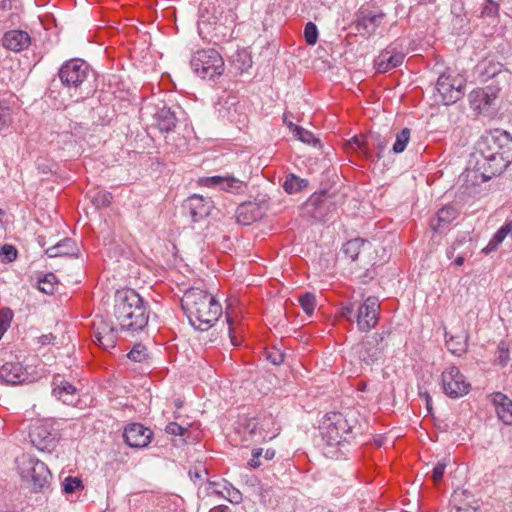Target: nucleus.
Masks as SVG:
<instances>
[{
	"label": "nucleus",
	"mask_w": 512,
	"mask_h": 512,
	"mask_svg": "<svg viewBox=\"0 0 512 512\" xmlns=\"http://www.w3.org/2000/svg\"><path fill=\"white\" fill-rule=\"evenodd\" d=\"M512 162V136L500 129L486 132L471 154L468 169L482 182L501 174Z\"/></svg>",
	"instance_id": "nucleus-1"
},
{
	"label": "nucleus",
	"mask_w": 512,
	"mask_h": 512,
	"mask_svg": "<svg viewBox=\"0 0 512 512\" xmlns=\"http://www.w3.org/2000/svg\"><path fill=\"white\" fill-rule=\"evenodd\" d=\"M181 305L190 324L200 331L210 329L222 314V306L216 298L199 288L188 289Z\"/></svg>",
	"instance_id": "nucleus-2"
},
{
	"label": "nucleus",
	"mask_w": 512,
	"mask_h": 512,
	"mask_svg": "<svg viewBox=\"0 0 512 512\" xmlns=\"http://www.w3.org/2000/svg\"><path fill=\"white\" fill-rule=\"evenodd\" d=\"M114 317L120 329L131 334L143 330L149 319L143 299L133 289H122L115 293Z\"/></svg>",
	"instance_id": "nucleus-3"
},
{
	"label": "nucleus",
	"mask_w": 512,
	"mask_h": 512,
	"mask_svg": "<svg viewBox=\"0 0 512 512\" xmlns=\"http://www.w3.org/2000/svg\"><path fill=\"white\" fill-rule=\"evenodd\" d=\"M322 430L323 454L331 459H339L344 455L342 448L354 438L352 425L342 413L331 412L326 415Z\"/></svg>",
	"instance_id": "nucleus-4"
},
{
	"label": "nucleus",
	"mask_w": 512,
	"mask_h": 512,
	"mask_svg": "<svg viewBox=\"0 0 512 512\" xmlns=\"http://www.w3.org/2000/svg\"><path fill=\"white\" fill-rule=\"evenodd\" d=\"M16 466L22 481L32 491L40 492L49 486L52 474L43 461L32 455L22 454L16 458Z\"/></svg>",
	"instance_id": "nucleus-5"
},
{
	"label": "nucleus",
	"mask_w": 512,
	"mask_h": 512,
	"mask_svg": "<svg viewBox=\"0 0 512 512\" xmlns=\"http://www.w3.org/2000/svg\"><path fill=\"white\" fill-rule=\"evenodd\" d=\"M193 71L203 79H213L224 71V61L215 49L196 51L190 61Z\"/></svg>",
	"instance_id": "nucleus-6"
},
{
	"label": "nucleus",
	"mask_w": 512,
	"mask_h": 512,
	"mask_svg": "<svg viewBox=\"0 0 512 512\" xmlns=\"http://www.w3.org/2000/svg\"><path fill=\"white\" fill-rule=\"evenodd\" d=\"M32 445L42 452H51L58 442V433L50 420H37L30 428Z\"/></svg>",
	"instance_id": "nucleus-7"
},
{
	"label": "nucleus",
	"mask_w": 512,
	"mask_h": 512,
	"mask_svg": "<svg viewBox=\"0 0 512 512\" xmlns=\"http://www.w3.org/2000/svg\"><path fill=\"white\" fill-rule=\"evenodd\" d=\"M388 332H375L368 336L358 350L359 359L366 365H372L384 357V351L388 346Z\"/></svg>",
	"instance_id": "nucleus-8"
},
{
	"label": "nucleus",
	"mask_w": 512,
	"mask_h": 512,
	"mask_svg": "<svg viewBox=\"0 0 512 512\" xmlns=\"http://www.w3.org/2000/svg\"><path fill=\"white\" fill-rule=\"evenodd\" d=\"M443 392L450 398L456 399L469 393L471 385L460 369L455 365H449L441 374Z\"/></svg>",
	"instance_id": "nucleus-9"
},
{
	"label": "nucleus",
	"mask_w": 512,
	"mask_h": 512,
	"mask_svg": "<svg viewBox=\"0 0 512 512\" xmlns=\"http://www.w3.org/2000/svg\"><path fill=\"white\" fill-rule=\"evenodd\" d=\"M89 74V65L79 58L66 61L62 64L58 72L61 83L69 88L79 87L87 80Z\"/></svg>",
	"instance_id": "nucleus-10"
},
{
	"label": "nucleus",
	"mask_w": 512,
	"mask_h": 512,
	"mask_svg": "<svg viewBox=\"0 0 512 512\" xmlns=\"http://www.w3.org/2000/svg\"><path fill=\"white\" fill-rule=\"evenodd\" d=\"M246 430L254 442H264L275 438L280 430L272 415L249 420Z\"/></svg>",
	"instance_id": "nucleus-11"
},
{
	"label": "nucleus",
	"mask_w": 512,
	"mask_h": 512,
	"mask_svg": "<svg viewBox=\"0 0 512 512\" xmlns=\"http://www.w3.org/2000/svg\"><path fill=\"white\" fill-rule=\"evenodd\" d=\"M198 184L202 187L218 189L233 194L244 193L247 188L245 182L231 175L201 177L198 179Z\"/></svg>",
	"instance_id": "nucleus-12"
},
{
	"label": "nucleus",
	"mask_w": 512,
	"mask_h": 512,
	"mask_svg": "<svg viewBox=\"0 0 512 512\" xmlns=\"http://www.w3.org/2000/svg\"><path fill=\"white\" fill-rule=\"evenodd\" d=\"M380 303L376 297H368L358 308L355 315L360 331L368 332L376 326L379 319Z\"/></svg>",
	"instance_id": "nucleus-13"
},
{
	"label": "nucleus",
	"mask_w": 512,
	"mask_h": 512,
	"mask_svg": "<svg viewBox=\"0 0 512 512\" xmlns=\"http://www.w3.org/2000/svg\"><path fill=\"white\" fill-rule=\"evenodd\" d=\"M93 342L104 350L112 349L117 343V331L103 318H96L92 324Z\"/></svg>",
	"instance_id": "nucleus-14"
},
{
	"label": "nucleus",
	"mask_w": 512,
	"mask_h": 512,
	"mask_svg": "<svg viewBox=\"0 0 512 512\" xmlns=\"http://www.w3.org/2000/svg\"><path fill=\"white\" fill-rule=\"evenodd\" d=\"M436 89L445 105L456 102L463 95L462 80H457L446 73L439 76Z\"/></svg>",
	"instance_id": "nucleus-15"
},
{
	"label": "nucleus",
	"mask_w": 512,
	"mask_h": 512,
	"mask_svg": "<svg viewBox=\"0 0 512 512\" xmlns=\"http://www.w3.org/2000/svg\"><path fill=\"white\" fill-rule=\"evenodd\" d=\"M123 437L128 446L144 448L151 441L152 431L140 423H132L125 428Z\"/></svg>",
	"instance_id": "nucleus-16"
},
{
	"label": "nucleus",
	"mask_w": 512,
	"mask_h": 512,
	"mask_svg": "<svg viewBox=\"0 0 512 512\" xmlns=\"http://www.w3.org/2000/svg\"><path fill=\"white\" fill-rule=\"evenodd\" d=\"M153 120L155 127L161 133H169L174 131L178 122L176 112L165 103L157 104L155 106Z\"/></svg>",
	"instance_id": "nucleus-17"
},
{
	"label": "nucleus",
	"mask_w": 512,
	"mask_h": 512,
	"mask_svg": "<svg viewBox=\"0 0 512 512\" xmlns=\"http://www.w3.org/2000/svg\"><path fill=\"white\" fill-rule=\"evenodd\" d=\"M52 387V394L64 404L74 405L77 403L79 398L77 388L61 375L58 374L53 377Z\"/></svg>",
	"instance_id": "nucleus-18"
},
{
	"label": "nucleus",
	"mask_w": 512,
	"mask_h": 512,
	"mask_svg": "<svg viewBox=\"0 0 512 512\" xmlns=\"http://www.w3.org/2000/svg\"><path fill=\"white\" fill-rule=\"evenodd\" d=\"M185 208L189 210L192 220L198 222L210 214L213 202L208 197L194 194L186 200Z\"/></svg>",
	"instance_id": "nucleus-19"
},
{
	"label": "nucleus",
	"mask_w": 512,
	"mask_h": 512,
	"mask_svg": "<svg viewBox=\"0 0 512 512\" xmlns=\"http://www.w3.org/2000/svg\"><path fill=\"white\" fill-rule=\"evenodd\" d=\"M2 44L5 48L11 51L20 52L30 46L31 38L26 31L10 30L4 34Z\"/></svg>",
	"instance_id": "nucleus-20"
},
{
	"label": "nucleus",
	"mask_w": 512,
	"mask_h": 512,
	"mask_svg": "<svg viewBox=\"0 0 512 512\" xmlns=\"http://www.w3.org/2000/svg\"><path fill=\"white\" fill-rule=\"evenodd\" d=\"M404 54L397 51L395 47H388L378 56L376 60L377 70L381 73L387 72L402 64Z\"/></svg>",
	"instance_id": "nucleus-21"
},
{
	"label": "nucleus",
	"mask_w": 512,
	"mask_h": 512,
	"mask_svg": "<svg viewBox=\"0 0 512 512\" xmlns=\"http://www.w3.org/2000/svg\"><path fill=\"white\" fill-rule=\"evenodd\" d=\"M498 418L506 425H512V400L505 394L496 392L491 395Z\"/></svg>",
	"instance_id": "nucleus-22"
},
{
	"label": "nucleus",
	"mask_w": 512,
	"mask_h": 512,
	"mask_svg": "<svg viewBox=\"0 0 512 512\" xmlns=\"http://www.w3.org/2000/svg\"><path fill=\"white\" fill-rule=\"evenodd\" d=\"M0 379L6 384H18L26 379V369L17 362H7L0 368Z\"/></svg>",
	"instance_id": "nucleus-23"
},
{
	"label": "nucleus",
	"mask_w": 512,
	"mask_h": 512,
	"mask_svg": "<svg viewBox=\"0 0 512 512\" xmlns=\"http://www.w3.org/2000/svg\"><path fill=\"white\" fill-rule=\"evenodd\" d=\"M384 16L385 15L382 12H375L371 10L361 11L357 20L358 30L362 29L369 35L375 33L376 29L382 23Z\"/></svg>",
	"instance_id": "nucleus-24"
},
{
	"label": "nucleus",
	"mask_w": 512,
	"mask_h": 512,
	"mask_svg": "<svg viewBox=\"0 0 512 512\" xmlns=\"http://www.w3.org/2000/svg\"><path fill=\"white\" fill-rule=\"evenodd\" d=\"M458 210L452 206L447 205L438 210L436 216L431 219L430 226L435 232H442L452 221L458 217Z\"/></svg>",
	"instance_id": "nucleus-25"
},
{
	"label": "nucleus",
	"mask_w": 512,
	"mask_h": 512,
	"mask_svg": "<svg viewBox=\"0 0 512 512\" xmlns=\"http://www.w3.org/2000/svg\"><path fill=\"white\" fill-rule=\"evenodd\" d=\"M78 247L75 241L71 238H65L57 244L46 249L45 253L50 258L62 257V256H78Z\"/></svg>",
	"instance_id": "nucleus-26"
},
{
	"label": "nucleus",
	"mask_w": 512,
	"mask_h": 512,
	"mask_svg": "<svg viewBox=\"0 0 512 512\" xmlns=\"http://www.w3.org/2000/svg\"><path fill=\"white\" fill-rule=\"evenodd\" d=\"M387 140L378 133H370L367 135L366 151L367 157H371L376 152L377 159L382 157L383 152L387 148Z\"/></svg>",
	"instance_id": "nucleus-27"
},
{
	"label": "nucleus",
	"mask_w": 512,
	"mask_h": 512,
	"mask_svg": "<svg viewBox=\"0 0 512 512\" xmlns=\"http://www.w3.org/2000/svg\"><path fill=\"white\" fill-rule=\"evenodd\" d=\"M260 217L258 207L253 203L241 204L236 211V218L238 223L242 225H249L257 218Z\"/></svg>",
	"instance_id": "nucleus-28"
},
{
	"label": "nucleus",
	"mask_w": 512,
	"mask_h": 512,
	"mask_svg": "<svg viewBox=\"0 0 512 512\" xmlns=\"http://www.w3.org/2000/svg\"><path fill=\"white\" fill-rule=\"evenodd\" d=\"M445 337L448 351L457 356H461L466 353L468 347V336L466 334L448 336L446 333Z\"/></svg>",
	"instance_id": "nucleus-29"
},
{
	"label": "nucleus",
	"mask_w": 512,
	"mask_h": 512,
	"mask_svg": "<svg viewBox=\"0 0 512 512\" xmlns=\"http://www.w3.org/2000/svg\"><path fill=\"white\" fill-rule=\"evenodd\" d=\"M308 186V180L302 179L295 174H289L283 184L284 190L289 193H297Z\"/></svg>",
	"instance_id": "nucleus-30"
},
{
	"label": "nucleus",
	"mask_w": 512,
	"mask_h": 512,
	"mask_svg": "<svg viewBox=\"0 0 512 512\" xmlns=\"http://www.w3.org/2000/svg\"><path fill=\"white\" fill-rule=\"evenodd\" d=\"M470 102L475 110H482L491 105L489 95L482 89L475 90L470 94Z\"/></svg>",
	"instance_id": "nucleus-31"
},
{
	"label": "nucleus",
	"mask_w": 512,
	"mask_h": 512,
	"mask_svg": "<svg viewBox=\"0 0 512 512\" xmlns=\"http://www.w3.org/2000/svg\"><path fill=\"white\" fill-rule=\"evenodd\" d=\"M290 128L294 127V135L303 143L317 146L319 144V139H317L314 134L300 126H294L292 123L289 124Z\"/></svg>",
	"instance_id": "nucleus-32"
},
{
	"label": "nucleus",
	"mask_w": 512,
	"mask_h": 512,
	"mask_svg": "<svg viewBox=\"0 0 512 512\" xmlns=\"http://www.w3.org/2000/svg\"><path fill=\"white\" fill-rule=\"evenodd\" d=\"M409 141H410V129L403 128L396 135V140L392 147L393 152L396 154L402 153L406 149Z\"/></svg>",
	"instance_id": "nucleus-33"
},
{
	"label": "nucleus",
	"mask_w": 512,
	"mask_h": 512,
	"mask_svg": "<svg viewBox=\"0 0 512 512\" xmlns=\"http://www.w3.org/2000/svg\"><path fill=\"white\" fill-rule=\"evenodd\" d=\"M364 241L359 238L351 239L343 245V252L351 259L355 260L359 253Z\"/></svg>",
	"instance_id": "nucleus-34"
},
{
	"label": "nucleus",
	"mask_w": 512,
	"mask_h": 512,
	"mask_svg": "<svg viewBox=\"0 0 512 512\" xmlns=\"http://www.w3.org/2000/svg\"><path fill=\"white\" fill-rule=\"evenodd\" d=\"M57 285V278L53 273H49L43 276L38 281V288L40 291L46 294H53Z\"/></svg>",
	"instance_id": "nucleus-35"
},
{
	"label": "nucleus",
	"mask_w": 512,
	"mask_h": 512,
	"mask_svg": "<svg viewBox=\"0 0 512 512\" xmlns=\"http://www.w3.org/2000/svg\"><path fill=\"white\" fill-rule=\"evenodd\" d=\"M223 498L227 499L232 504H239L242 502L241 492L235 488L231 483L225 482L223 485Z\"/></svg>",
	"instance_id": "nucleus-36"
},
{
	"label": "nucleus",
	"mask_w": 512,
	"mask_h": 512,
	"mask_svg": "<svg viewBox=\"0 0 512 512\" xmlns=\"http://www.w3.org/2000/svg\"><path fill=\"white\" fill-rule=\"evenodd\" d=\"M299 303L304 310V312L311 316L314 312L316 306V298L315 295L309 292L301 294L299 296Z\"/></svg>",
	"instance_id": "nucleus-37"
},
{
	"label": "nucleus",
	"mask_w": 512,
	"mask_h": 512,
	"mask_svg": "<svg viewBox=\"0 0 512 512\" xmlns=\"http://www.w3.org/2000/svg\"><path fill=\"white\" fill-rule=\"evenodd\" d=\"M327 202H328L327 192L321 191L319 193L312 194L309 197L306 205H307V207H311L316 210L318 208H322V207L326 206Z\"/></svg>",
	"instance_id": "nucleus-38"
},
{
	"label": "nucleus",
	"mask_w": 512,
	"mask_h": 512,
	"mask_svg": "<svg viewBox=\"0 0 512 512\" xmlns=\"http://www.w3.org/2000/svg\"><path fill=\"white\" fill-rule=\"evenodd\" d=\"M304 38L308 45H315L318 40V29L313 22H308L304 28Z\"/></svg>",
	"instance_id": "nucleus-39"
},
{
	"label": "nucleus",
	"mask_w": 512,
	"mask_h": 512,
	"mask_svg": "<svg viewBox=\"0 0 512 512\" xmlns=\"http://www.w3.org/2000/svg\"><path fill=\"white\" fill-rule=\"evenodd\" d=\"M128 358L134 362H142L147 357V349L142 344H136L128 353Z\"/></svg>",
	"instance_id": "nucleus-40"
},
{
	"label": "nucleus",
	"mask_w": 512,
	"mask_h": 512,
	"mask_svg": "<svg viewBox=\"0 0 512 512\" xmlns=\"http://www.w3.org/2000/svg\"><path fill=\"white\" fill-rule=\"evenodd\" d=\"M63 491L65 493H73L82 488V481L77 477L68 476L62 482Z\"/></svg>",
	"instance_id": "nucleus-41"
},
{
	"label": "nucleus",
	"mask_w": 512,
	"mask_h": 512,
	"mask_svg": "<svg viewBox=\"0 0 512 512\" xmlns=\"http://www.w3.org/2000/svg\"><path fill=\"white\" fill-rule=\"evenodd\" d=\"M112 196L105 191H99L92 197V203L97 207H106L111 203Z\"/></svg>",
	"instance_id": "nucleus-42"
},
{
	"label": "nucleus",
	"mask_w": 512,
	"mask_h": 512,
	"mask_svg": "<svg viewBox=\"0 0 512 512\" xmlns=\"http://www.w3.org/2000/svg\"><path fill=\"white\" fill-rule=\"evenodd\" d=\"M499 6L496 2L488 0L481 10V17L483 18H496Z\"/></svg>",
	"instance_id": "nucleus-43"
},
{
	"label": "nucleus",
	"mask_w": 512,
	"mask_h": 512,
	"mask_svg": "<svg viewBox=\"0 0 512 512\" xmlns=\"http://www.w3.org/2000/svg\"><path fill=\"white\" fill-rule=\"evenodd\" d=\"M218 486H219V483L217 481L207 480L205 482L203 493L206 496H209L211 494H214L218 497L224 496L223 489L219 490ZM201 492H202V490H201V488H199V493H201Z\"/></svg>",
	"instance_id": "nucleus-44"
},
{
	"label": "nucleus",
	"mask_w": 512,
	"mask_h": 512,
	"mask_svg": "<svg viewBox=\"0 0 512 512\" xmlns=\"http://www.w3.org/2000/svg\"><path fill=\"white\" fill-rule=\"evenodd\" d=\"M509 359H510L509 349H508L506 343L502 341L499 343L498 348H497L496 360L500 365L505 366L508 363Z\"/></svg>",
	"instance_id": "nucleus-45"
},
{
	"label": "nucleus",
	"mask_w": 512,
	"mask_h": 512,
	"mask_svg": "<svg viewBox=\"0 0 512 512\" xmlns=\"http://www.w3.org/2000/svg\"><path fill=\"white\" fill-rule=\"evenodd\" d=\"M0 256L6 262H12L17 258V250L14 246L5 244L0 249Z\"/></svg>",
	"instance_id": "nucleus-46"
},
{
	"label": "nucleus",
	"mask_w": 512,
	"mask_h": 512,
	"mask_svg": "<svg viewBox=\"0 0 512 512\" xmlns=\"http://www.w3.org/2000/svg\"><path fill=\"white\" fill-rule=\"evenodd\" d=\"M366 141H367V135H359L354 136L352 140L350 141V145L353 149H358L362 151L365 156L367 157V151H366Z\"/></svg>",
	"instance_id": "nucleus-47"
},
{
	"label": "nucleus",
	"mask_w": 512,
	"mask_h": 512,
	"mask_svg": "<svg viewBox=\"0 0 512 512\" xmlns=\"http://www.w3.org/2000/svg\"><path fill=\"white\" fill-rule=\"evenodd\" d=\"M11 122L10 108L0 105V130L7 127Z\"/></svg>",
	"instance_id": "nucleus-48"
},
{
	"label": "nucleus",
	"mask_w": 512,
	"mask_h": 512,
	"mask_svg": "<svg viewBox=\"0 0 512 512\" xmlns=\"http://www.w3.org/2000/svg\"><path fill=\"white\" fill-rule=\"evenodd\" d=\"M446 466H447V464L444 461L438 462L435 465V467L432 470V480L434 482H439L442 480L444 473H445Z\"/></svg>",
	"instance_id": "nucleus-49"
},
{
	"label": "nucleus",
	"mask_w": 512,
	"mask_h": 512,
	"mask_svg": "<svg viewBox=\"0 0 512 512\" xmlns=\"http://www.w3.org/2000/svg\"><path fill=\"white\" fill-rule=\"evenodd\" d=\"M263 454L262 448H256L252 450V458L248 462L251 468H258L262 465L261 457Z\"/></svg>",
	"instance_id": "nucleus-50"
},
{
	"label": "nucleus",
	"mask_w": 512,
	"mask_h": 512,
	"mask_svg": "<svg viewBox=\"0 0 512 512\" xmlns=\"http://www.w3.org/2000/svg\"><path fill=\"white\" fill-rule=\"evenodd\" d=\"M239 106L235 105V103L231 102L229 106L226 109V114L223 115V117H227V119L230 122H237L239 119L237 118V115L239 114Z\"/></svg>",
	"instance_id": "nucleus-51"
},
{
	"label": "nucleus",
	"mask_w": 512,
	"mask_h": 512,
	"mask_svg": "<svg viewBox=\"0 0 512 512\" xmlns=\"http://www.w3.org/2000/svg\"><path fill=\"white\" fill-rule=\"evenodd\" d=\"M165 431L171 435L183 436L187 429L175 422H171L166 426Z\"/></svg>",
	"instance_id": "nucleus-52"
},
{
	"label": "nucleus",
	"mask_w": 512,
	"mask_h": 512,
	"mask_svg": "<svg viewBox=\"0 0 512 512\" xmlns=\"http://www.w3.org/2000/svg\"><path fill=\"white\" fill-rule=\"evenodd\" d=\"M207 474V469L200 465V466H196L194 467L193 469H190L189 470V476L192 480H197V479H203L204 475Z\"/></svg>",
	"instance_id": "nucleus-53"
},
{
	"label": "nucleus",
	"mask_w": 512,
	"mask_h": 512,
	"mask_svg": "<svg viewBox=\"0 0 512 512\" xmlns=\"http://www.w3.org/2000/svg\"><path fill=\"white\" fill-rule=\"evenodd\" d=\"M267 359L274 365H280L284 360V354L280 351H271L268 353Z\"/></svg>",
	"instance_id": "nucleus-54"
},
{
	"label": "nucleus",
	"mask_w": 512,
	"mask_h": 512,
	"mask_svg": "<svg viewBox=\"0 0 512 512\" xmlns=\"http://www.w3.org/2000/svg\"><path fill=\"white\" fill-rule=\"evenodd\" d=\"M341 315L346 318L348 321H352L354 316V307L352 304L342 307Z\"/></svg>",
	"instance_id": "nucleus-55"
},
{
	"label": "nucleus",
	"mask_w": 512,
	"mask_h": 512,
	"mask_svg": "<svg viewBox=\"0 0 512 512\" xmlns=\"http://www.w3.org/2000/svg\"><path fill=\"white\" fill-rule=\"evenodd\" d=\"M243 57H245L247 59V65L248 66H250V63H251V60H250V58L248 57L247 54H245L243 52L238 53L236 59L234 60V62L235 63L241 62V66L238 67L241 70V72H243Z\"/></svg>",
	"instance_id": "nucleus-56"
},
{
	"label": "nucleus",
	"mask_w": 512,
	"mask_h": 512,
	"mask_svg": "<svg viewBox=\"0 0 512 512\" xmlns=\"http://www.w3.org/2000/svg\"><path fill=\"white\" fill-rule=\"evenodd\" d=\"M209 512H232L227 505H218L209 510Z\"/></svg>",
	"instance_id": "nucleus-57"
},
{
	"label": "nucleus",
	"mask_w": 512,
	"mask_h": 512,
	"mask_svg": "<svg viewBox=\"0 0 512 512\" xmlns=\"http://www.w3.org/2000/svg\"><path fill=\"white\" fill-rule=\"evenodd\" d=\"M52 340H54V336H53L52 334L42 335V336L39 338V342H40L42 345L50 344V343L52 342Z\"/></svg>",
	"instance_id": "nucleus-58"
},
{
	"label": "nucleus",
	"mask_w": 512,
	"mask_h": 512,
	"mask_svg": "<svg viewBox=\"0 0 512 512\" xmlns=\"http://www.w3.org/2000/svg\"><path fill=\"white\" fill-rule=\"evenodd\" d=\"M227 322H228V326H229V336H230V339H231V342L233 345H238L237 341H236V338L233 334V327H232V322L230 320L229 317H227Z\"/></svg>",
	"instance_id": "nucleus-59"
},
{
	"label": "nucleus",
	"mask_w": 512,
	"mask_h": 512,
	"mask_svg": "<svg viewBox=\"0 0 512 512\" xmlns=\"http://www.w3.org/2000/svg\"><path fill=\"white\" fill-rule=\"evenodd\" d=\"M263 458L266 461H270L275 457V450L274 449H267L264 454H262Z\"/></svg>",
	"instance_id": "nucleus-60"
},
{
	"label": "nucleus",
	"mask_w": 512,
	"mask_h": 512,
	"mask_svg": "<svg viewBox=\"0 0 512 512\" xmlns=\"http://www.w3.org/2000/svg\"><path fill=\"white\" fill-rule=\"evenodd\" d=\"M420 396L421 397H424L425 401H426V406H427V409L430 411L431 410V402H432V399L430 397V395L425 392V393H420Z\"/></svg>",
	"instance_id": "nucleus-61"
},
{
	"label": "nucleus",
	"mask_w": 512,
	"mask_h": 512,
	"mask_svg": "<svg viewBox=\"0 0 512 512\" xmlns=\"http://www.w3.org/2000/svg\"><path fill=\"white\" fill-rule=\"evenodd\" d=\"M460 242H455L450 248L447 249V257L451 259L454 255V252L456 250V246L459 245Z\"/></svg>",
	"instance_id": "nucleus-62"
},
{
	"label": "nucleus",
	"mask_w": 512,
	"mask_h": 512,
	"mask_svg": "<svg viewBox=\"0 0 512 512\" xmlns=\"http://www.w3.org/2000/svg\"><path fill=\"white\" fill-rule=\"evenodd\" d=\"M464 261H465V257H464L463 255H458V256L455 258L454 263H455V265H457V266H461V265H463Z\"/></svg>",
	"instance_id": "nucleus-63"
},
{
	"label": "nucleus",
	"mask_w": 512,
	"mask_h": 512,
	"mask_svg": "<svg viewBox=\"0 0 512 512\" xmlns=\"http://www.w3.org/2000/svg\"><path fill=\"white\" fill-rule=\"evenodd\" d=\"M453 510H454V512H469L468 508H462L460 506H454Z\"/></svg>",
	"instance_id": "nucleus-64"
}]
</instances>
